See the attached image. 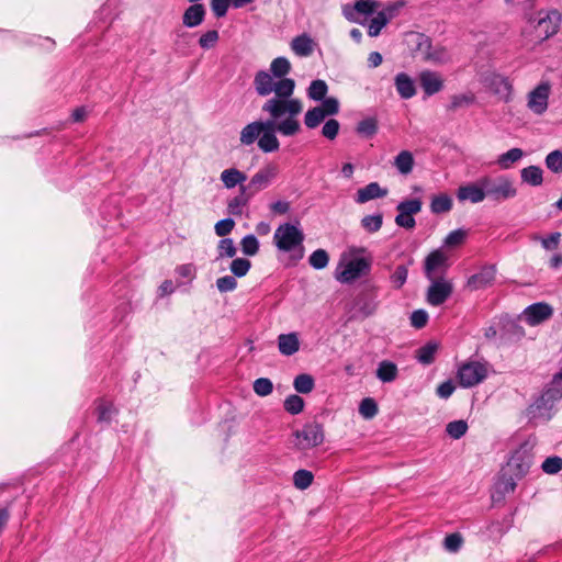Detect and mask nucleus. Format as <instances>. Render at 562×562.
Returning a JSON list of instances; mask_svg holds the SVG:
<instances>
[{
	"label": "nucleus",
	"mask_w": 562,
	"mask_h": 562,
	"mask_svg": "<svg viewBox=\"0 0 562 562\" xmlns=\"http://www.w3.org/2000/svg\"><path fill=\"white\" fill-rule=\"evenodd\" d=\"M328 91L327 83L324 80H313L307 89V97L314 101H322Z\"/></svg>",
	"instance_id": "35"
},
{
	"label": "nucleus",
	"mask_w": 562,
	"mask_h": 562,
	"mask_svg": "<svg viewBox=\"0 0 562 562\" xmlns=\"http://www.w3.org/2000/svg\"><path fill=\"white\" fill-rule=\"evenodd\" d=\"M387 195V189L381 188L378 182H370L363 188L358 189L355 201L358 204H364L371 200L384 198Z\"/></svg>",
	"instance_id": "19"
},
{
	"label": "nucleus",
	"mask_w": 562,
	"mask_h": 562,
	"mask_svg": "<svg viewBox=\"0 0 562 562\" xmlns=\"http://www.w3.org/2000/svg\"><path fill=\"white\" fill-rule=\"evenodd\" d=\"M553 314V308L544 302L533 303L527 306L521 317L530 326H537L548 321Z\"/></svg>",
	"instance_id": "12"
},
{
	"label": "nucleus",
	"mask_w": 562,
	"mask_h": 562,
	"mask_svg": "<svg viewBox=\"0 0 562 562\" xmlns=\"http://www.w3.org/2000/svg\"><path fill=\"white\" fill-rule=\"evenodd\" d=\"M250 268L251 262L246 258H235L229 266L232 273L236 278L245 277L249 272Z\"/></svg>",
	"instance_id": "44"
},
{
	"label": "nucleus",
	"mask_w": 562,
	"mask_h": 562,
	"mask_svg": "<svg viewBox=\"0 0 562 562\" xmlns=\"http://www.w3.org/2000/svg\"><path fill=\"white\" fill-rule=\"evenodd\" d=\"M314 480V475L308 470H297L293 475L294 486L299 490L307 488Z\"/></svg>",
	"instance_id": "45"
},
{
	"label": "nucleus",
	"mask_w": 562,
	"mask_h": 562,
	"mask_svg": "<svg viewBox=\"0 0 562 562\" xmlns=\"http://www.w3.org/2000/svg\"><path fill=\"white\" fill-rule=\"evenodd\" d=\"M394 85L402 99H411L416 94L414 80L406 74L400 72L394 78Z\"/></svg>",
	"instance_id": "22"
},
{
	"label": "nucleus",
	"mask_w": 562,
	"mask_h": 562,
	"mask_svg": "<svg viewBox=\"0 0 562 562\" xmlns=\"http://www.w3.org/2000/svg\"><path fill=\"white\" fill-rule=\"evenodd\" d=\"M475 98L473 93L454 94L451 97L450 110H457L460 108L469 106L474 102Z\"/></svg>",
	"instance_id": "53"
},
{
	"label": "nucleus",
	"mask_w": 562,
	"mask_h": 562,
	"mask_svg": "<svg viewBox=\"0 0 562 562\" xmlns=\"http://www.w3.org/2000/svg\"><path fill=\"white\" fill-rule=\"evenodd\" d=\"M438 346L435 342H428L417 350L416 358L423 364H430L435 360Z\"/></svg>",
	"instance_id": "37"
},
{
	"label": "nucleus",
	"mask_w": 562,
	"mask_h": 562,
	"mask_svg": "<svg viewBox=\"0 0 562 562\" xmlns=\"http://www.w3.org/2000/svg\"><path fill=\"white\" fill-rule=\"evenodd\" d=\"M426 59L434 64L443 65L450 61L451 57L447 48L442 46L430 47L426 54Z\"/></svg>",
	"instance_id": "34"
},
{
	"label": "nucleus",
	"mask_w": 562,
	"mask_h": 562,
	"mask_svg": "<svg viewBox=\"0 0 562 562\" xmlns=\"http://www.w3.org/2000/svg\"><path fill=\"white\" fill-rule=\"evenodd\" d=\"M375 375L381 382L391 383L397 379L398 368L394 362L383 360L379 362Z\"/></svg>",
	"instance_id": "27"
},
{
	"label": "nucleus",
	"mask_w": 562,
	"mask_h": 562,
	"mask_svg": "<svg viewBox=\"0 0 562 562\" xmlns=\"http://www.w3.org/2000/svg\"><path fill=\"white\" fill-rule=\"evenodd\" d=\"M291 63L285 57H277L270 64L269 74L274 80L289 79L286 76L291 72Z\"/></svg>",
	"instance_id": "29"
},
{
	"label": "nucleus",
	"mask_w": 562,
	"mask_h": 562,
	"mask_svg": "<svg viewBox=\"0 0 562 562\" xmlns=\"http://www.w3.org/2000/svg\"><path fill=\"white\" fill-rule=\"evenodd\" d=\"M524 156V151L520 148H512L508 151L502 154L497 158V165L502 169L510 168L515 162L520 160Z\"/></svg>",
	"instance_id": "31"
},
{
	"label": "nucleus",
	"mask_w": 562,
	"mask_h": 562,
	"mask_svg": "<svg viewBox=\"0 0 562 562\" xmlns=\"http://www.w3.org/2000/svg\"><path fill=\"white\" fill-rule=\"evenodd\" d=\"M422 210V202L418 199L405 200L398 203L397 211L406 215H415Z\"/></svg>",
	"instance_id": "52"
},
{
	"label": "nucleus",
	"mask_w": 562,
	"mask_h": 562,
	"mask_svg": "<svg viewBox=\"0 0 562 562\" xmlns=\"http://www.w3.org/2000/svg\"><path fill=\"white\" fill-rule=\"evenodd\" d=\"M304 400L296 395H289L284 400V409L291 415H297L304 409Z\"/></svg>",
	"instance_id": "43"
},
{
	"label": "nucleus",
	"mask_w": 562,
	"mask_h": 562,
	"mask_svg": "<svg viewBox=\"0 0 562 562\" xmlns=\"http://www.w3.org/2000/svg\"><path fill=\"white\" fill-rule=\"evenodd\" d=\"M366 248L349 247L338 260L335 279L342 284H351L358 279L370 273L372 267L371 257L364 256Z\"/></svg>",
	"instance_id": "2"
},
{
	"label": "nucleus",
	"mask_w": 562,
	"mask_h": 562,
	"mask_svg": "<svg viewBox=\"0 0 562 562\" xmlns=\"http://www.w3.org/2000/svg\"><path fill=\"white\" fill-rule=\"evenodd\" d=\"M495 279V268L494 267H485L483 268L479 273L473 274L469 281L468 284L470 288L474 290L483 289L490 284Z\"/></svg>",
	"instance_id": "25"
},
{
	"label": "nucleus",
	"mask_w": 562,
	"mask_h": 562,
	"mask_svg": "<svg viewBox=\"0 0 562 562\" xmlns=\"http://www.w3.org/2000/svg\"><path fill=\"white\" fill-rule=\"evenodd\" d=\"M241 251L246 256H255L259 251V241L255 235H246L240 241Z\"/></svg>",
	"instance_id": "48"
},
{
	"label": "nucleus",
	"mask_w": 562,
	"mask_h": 562,
	"mask_svg": "<svg viewBox=\"0 0 562 562\" xmlns=\"http://www.w3.org/2000/svg\"><path fill=\"white\" fill-rule=\"evenodd\" d=\"M322 104L317 105L326 116L335 115L339 112V102L335 98H327L322 100Z\"/></svg>",
	"instance_id": "60"
},
{
	"label": "nucleus",
	"mask_w": 562,
	"mask_h": 562,
	"mask_svg": "<svg viewBox=\"0 0 562 562\" xmlns=\"http://www.w3.org/2000/svg\"><path fill=\"white\" fill-rule=\"evenodd\" d=\"M488 373L486 362L468 361L462 363L457 373V379L462 387H472L485 380Z\"/></svg>",
	"instance_id": "7"
},
{
	"label": "nucleus",
	"mask_w": 562,
	"mask_h": 562,
	"mask_svg": "<svg viewBox=\"0 0 562 562\" xmlns=\"http://www.w3.org/2000/svg\"><path fill=\"white\" fill-rule=\"evenodd\" d=\"M452 207V200L448 194H439L432 198L430 210L435 214L447 213Z\"/></svg>",
	"instance_id": "33"
},
{
	"label": "nucleus",
	"mask_w": 562,
	"mask_h": 562,
	"mask_svg": "<svg viewBox=\"0 0 562 562\" xmlns=\"http://www.w3.org/2000/svg\"><path fill=\"white\" fill-rule=\"evenodd\" d=\"M220 34L216 30H211L202 34L199 38V45L203 49L213 48L218 42Z\"/></svg>",
	"instance_id": "55"
},
{
	"label": "nucleus",
	"mask_w": 562,
	"mask_h": 562,
	"mask_svg": "<svg viewBox=\"0 0 562 562\" xmlns=\"http://www.w3.org/2000/svg\"><path fill=\"white\" fill-rule=\"evenodd\" d=\"M326 115L318 106H314L306 111L304 115V124L307 128L317 127L324 120Z\"/></svg>",
	"instance_id": "38"
},
{
	"label": "nucleus",
	"mask_w": 562,
	"mask_h": 562,
	"mask_svg": "<svg viewBox=\"0 0 562 562\" xmlns=\"http://www.w3.org/2000/svg\"><path fill=\"white\" fill-rule=\"evenodd\" d=\"M293 386L297 393L307 394L313 391L315 381L312 375L302 373L295 376Z\"/></svg>",
	"instance_id": "32"
},
{
	"label": "nucleus",
	"mask_w": 562,
	"mask_h": 562,
	"mask_svg": "<svg viewBox=\"0 0 562 562\" xmlns=\"http://www.w3.org/2000/svg\"><path fill=\"white\" fill-rule=\"evenodd\" d=\"M520 178L522 182L532 187H538L543 182V171L538 166H529L521 169Z\"/></svg>",
	"instance_id": "30"
},
{
	"label": "nucleus",
	"mask_w": 562,
	"mask_h": 562,
	"mask_svg": "<svg viewBox=\"0 0 562 562\" xmlns=\"http://www.w3.org/2000/svg\"><path fill=\"white\" fill-rule=\"evenodd\" d=\"M216 288L220 292H232L237 288V281L234 276H224L216 280Z\"/></svg>",
	"instance_id": "59"
},
{
	"label": "nucleus",
	"mask_w": 562,
	"mask_h": 562,
	"mask_svg": "<svg viewBox=\"0 0 562 562\" xmlns=\"http://www.w3.org/2000/svg\"><path fill=\"white\" fill-rule=\"evenodd\" d=\"M457 198L459 201H469L473 204L481 203L486 199V192H484V186H482V178L477 181L461 186L457 191Z\"/></svg>",
	"instance_id": "14"
},
{
	"label": "nucleus",
	"mask_w": 562,
	"mask_h": 562,
	"mask_svg": "<svg viewBox=\"0 0 562 562\" xmlns=\"http://www.w3.org/2000/svg\"><path fill=\"white\" fill-rule=\"evenodd\" d=\"M357 133L364 137H372L378 132V121L374 117H367L360 121L356 128Z\"/></svg>",
	"instance_id": "40"
},
{
	"label": "nucleus",
	"mask_w": 562,
	"mask_h": 562,
	"mask_svg": "<svg viewBox=\"0 0 562 562\" xmlns=\"http://www.w3.org/2000/svg\"><path fill=\"white\" fill-rule=\"evenodd\" d=\"M467 430L468 424L467 422L461 419L450 422L446 427L447 434L453 439H460L462 436L465 435Z\"/></svg>",
	"instance_id": "50"
},
{
	"label": "nucleus",
	"mask_w": 562,
	"mask_h": 562,
	"mask_svg": "<svg viewBox=\"0 0 562 562\" xmlns=\"http://www.w3.org/2000/svg\"><path fill=\"white\" fill-rule=\"evenodd\" d=\"M296 447L300 450L315 448L324 442V427L318 422H311L303 426L302 429L294 432Z\"/></svg>",
	"instance_id": "8"
},
{
	"label": "nucleus",
	"mask_w": 562,
	"mask_h": 562,
	"mask_svg": "<svg viewBox=\"0 0 562 562\" xmlns=\"http://www.w3.org/2000/svg\"><path fill=\"white\" fill-rule=\"evenodd\" d=\"M482 186H484L486 198L497 203L517 195V189L507 176L482 177Z\"/></svg>",
	"instance_id": "4"
},
{
	"label": "nucleus",
	"mask_w": 562,
	"mask_h": 562,
	"mask_svg": "<svg viewBox=\"0 0 562 562\" xmlns=\"http://www.w3.org/2000/svg\"><path fill=\"white\" fill-rule=\"evenodd\" d=\"M340 124L335 119H329L325 122L322 128V135L327 139H335L339 133Z\"/></svg>",
	"instance_id": "57"
},
{
	"label": "nucleus",
	"mask_w": 562,
	"mask_h": 562,
	"mask_svg": "<svg viewBox=\"0 0 562 562\" xmlns=\"http://www.w3.org/2000/svg\"><path fill=\"white\" fill-rule=\"evenodd\" d=\"M447 256L441 250L431 251L425 260V274L432 280L436 274L447 268Z\"/></svg>",
	"instance_id": "18"
},
{
	"label": "nucleus",
	"mask_w": 562,
	"mask_h": 562,
	"mask_svg": "<svg viewBox=\"0 0 562 562\" xmlns=\"http://www.w3.org/2000/svg\"><path fill=\"white\" fill-rule=\"evenodd\" d=\"M295 86L294 79L274 80L267 70H259L254 77L258 95L268 97L274 93L263 102L261 111L269 116L266 122L271 124L274 132L285 137L301 132L299 116L303 112V102L293 97Z\"/></svg>",
	"instance_id": "1"
},
{
	"label": "nucleus",
	"mask_w": 562,
	"mask_h": 562,
	"mask_svg": "<svg viewBox=\"0 0 562 562\" xmlns=\"http://www.w3.org/2000/svg\"><path fill=\"white\" fill-rule=\"evenodd\" d=\"M397 5H389L382 11H379L374 18H372L368 25V34L371 37H376L382 29L390 22L397 11Z\"/></svg>",
	"instance_id": "16"
},
{
	"label": "nucleus",
	"mask_w": 562,
	"mask_h": 562,
	"mask_svg": "<svg viewBox=\"0 0 562 562\" xmlns=\"http://www.w3.org/2000/svg\"><path fill=\"white\" fill-rule=\"evenodd\" d=\"M234 227H235V221L231 217H227V218L218 221L214 226V231L218 237H225L228 234H231V232L234 229Z\"/></svg>",
	"instance_id": "58"
},
{
	"label": "nucleus",
	"mask_w": 562,
	"mask_h": 562,
	"mask_svg": "<svg viewBox=\"0 0 562 562\" xmlns=\"http://www.w3.org/2000/svg\"><path fill=\"white\" fill-rule=\"evenodd\" d=\"M271 124L266 121H254L245 125L239 134L243 146H251L257 142L262 153H274L280 148V142Z\"/></svg>",
	"instance_id": "3"
},
{
	"label": "nucleus",
	"mask_w": 562,
	"mask_h": 562,
	"mask_svg": "<svg viewBox=\"0 0 562 562\" xmlns=\"http://www.w3.org/2000/svg\"><path fill=\"white\" fill-rule=\"evenodd\" d=\"M383 224V215L381 213L367 215L361 220V226L368 233H375L380 231Z\"/></svg>",
	"instance_id": "42"
},
{
	"label": "nucleus",
	"mask_w": 562,
	"mask_h": 562,
	"mask_svg": "<svg viewBox=\"0 0 562 562\" xmlns=\"http://www.w3.org/2000/svg\"><path fill=\"white\" fill-rule=\"evenodd\" d=\"M329 262L328 252L325 249H316L308 258V263L316 270H322L327 267Z\"/></svg>",
	"instance_id": "41"
},
{
	"label": "nucleus",
	"mask_w": 562,
	"mask_h": 562,
	"mask_svg": "<svg viewBox=\"0 0 562 562\" xmlns=\"http://www.w3.org/2000/svg\"><path fill=\"white\" fill-rule=\"evenodd\" d=\"M430 281L431 284L427 290V302L432 306H439L452 294V283L443 278H434Z\"/></svg>",
	"instance_id": "11"
},
{
	"label": "nucleus",
	"mask_w": 562,
	"mask_h": 562,
	"mask_svg": "<svg viewBox=\"0 0 562 562\" xmlns=\"http://www.w3.org/2000/svg\"><path fill=\"white\" fill-rule=\"evenodd\" d=\"M379 7L375 0H357L353 4H345L341 11L349 22L364 24L362 18L372 15Z\"/></svg>",
	"instance_id": "9"
},
{
	"label": "nucleus",
	"mask_w": 562,
	"mask_h": 562,
	"mask_svg": "<svg viewBox=\"0 0 562 562\" xmlns=\"http://www.w3.org/2000/svg\"><path fill=\"white\" fill-rule=\"evenodd\" d=\"M252 196L254 192H248V188L241 186L239 193L228 201L227 212L231 215L240 216Z\"/></svg>",
	"instance_id": "20"
},
{
	"label": "nucleus",
	"mask_w": 562,
	"mask_h": 562,
	"mask_svg": "<svg viewBox=\"0 0 562 562\" xmlns=\"http://www.w3.org/2000/svg\"><path fill=\"white\" fill-rule=\"evenodd\" d=\"M551 86L549 82L539 83L528 93V109L537 115L543 114L548 109Z\"/></svg>",
	"instance_id": "10"
},
{
	"label": "nucleus",
	"mask_w": 562,
	"mask_h": 562,
	"mask_svg": "<svg viewBox=\"0 0 562 562\" xmlns=\"http://www.w3.org/2000/svg\"><path fill=\"white\" fill-rule=\"evenodd\" d=\"M254 391L259 396H267L272 393L273 384L268 378H259L254 382Z\"/></svg>",
	"instance_id": "54"
},
{
	"label": "nucleus",
	"mask_w": 562,
	"mask_h": 562,
	"mask_svg": "<svg viewBox=\"0 0 562 562\" xmlns=\"http://www.w3.org/2000/svg\"><path fill=\"white\" fill-rule=\"evenodd\" d=\"M229 4V0H211V8L216 18L225 16Z\"/></svg>",
	"instance_id": "63"
},
{
	"label": "nucleus",
	"mask_w": 562,
	"mask_h": 562,
	"mask_svg": "<svg viewBox=\"0 0 562 562\" xmlns=\"http://www.w3.org/2000/svg\"><path fill=\"white\" fill-rule=\"evenodd\" d=\"M220 178L226 189H233L236 186H239L240 188L241 186H245L244 182L247 180L246 173L237 168L223 170Z\"/></svg>",
	"instance_id": "26"
},
{
	"label": "nucleus",
	"mask_w": 562,
	"mask_h": 562,
	"mask_svg": "<svg viewBox=\"0 0 562 562\" xmlns=\"http://www.w3.org/2000/svg\"><path fill=\"white\" fill-rule=\"evenodd\" d=\"M517 480L518 479L509 472L503 474L496 483L497 492L502 494L513 493L517 486Z\"/></svg>",
	"instance_id": "36"
},
{
	"label": "nucleus",
	"mask_w": 562,
	"mask_h": 562,
	"mask_svg": "<svg viewBox=\"0 0 562 562\" xmlns=\"http://www.w3.org/2000/svg\"><path fill=\"white\" fill-rule=\"evenodd\" d=\"M278 349L281 355L290 357L300 349V339L296 333L281 334L278 336Z\"/></svg>",
	"instance_id": "23"
},
{
	"label": "nucleus",
	"mask_w": 562,
	"mask_h": 562,
	"mask_svg": "<svg viewBox=\"0 0 562 562\" xmlns=\"http://www.w3.org/2000/svg\"><path fill=\"white\" fill-rule=\"evenodd\" d=\"M376 402L371 397H366L360 402L359 413L366 419H371L378 414Z\"/></svg>",
	"instance_id": "47"
},
{
	"label": "nucleus",
	"mask_w": 562,
	"mask_h": 562,
	"mask_svg": "<svg viewBox=\"0 0 562 562\" xmlns=\"http://www.w3.org/2000/svg\"><path fill=\"white\" fill-rule=\"evenodd\" d=\"M419 82L427 97L438 93L443 88V79L441 76L431 70L422 71L419 74Z\"/></svg>",
	"instance_id": "17"
},
{
	"label": "nucleus",
	"mask_w": 562,
	"mask_h": 562,
	"mask_svg": "<svg viewBox=\"0 0 562 562\" xmlns=\"http://www.w3.org/2000/svg\"><path fill=\"white\" fill-rule=\"evenodd\" d=\"M465 236L467 232L463 229L452 231L447 235L445 239V245L449 247L459 246L464 241Z\"/></svg>",
	"instance_id": "61"
},
{
	"label": "nucleus",
	"mask_w": 562,
	"mask_h": 562,
	"mask_svg": "<svg viewBox=\"0 0 562 562\" xmlns=\"http://www.w3.org/2000/svg\"><path fill=\"white\" fill-rule=\"evenodd\" d=\"M546 167L553 173H562V151L555 149L549 153L544 159Z\"/></svg>",
	"instance_id": "39"
},
{
	"label": "nucleus",
	"mask_w": 562,
	"mask_h": 562,
	"mask_svg": "<svg viewBox=\"0 0 562 562\" xmlns=\"http://www.w3.org/2000/svg\"><path fill=\"white\" fill-rule=\"evenodd\" d=\"M304 241V233L300 228V224L284 223L277 227L273 235L276 247L283 252H290L297 247L302 248Z\"/></svg>",
	"instance_id": "5"
},
{
	"label": "nucleus",
	"mask_w": 562,
	"mask_h": 562,
	"mask_svg": "<svg viewBox=\"0 0 562 562\" xmlns=\"http://www.w3.org/2000/svg\"><path fill=\"white\" fill-rule=\"evenodd\" d=\"M278 175V167L276 165H267L257 171L250 179L249 183L245 186L248 192H254V195L260 190L266 189Z\"/></svg>",
	"instance_id": "13"
},
{
	"label": "nucleus",
	"mask_w": 562,
	"mask_h": 562,
	"mask_svg": "<svg viewBox=\"0 0 562 562\" xmlns=\"http://www.w3.org/2000/svg\"><path fill=\"white\" fill-rule=\"evenodd\" d=\"M415 165V159L413 154L409 150L400 151L393 160V166L401 175H409Z\"/></svg>",
	"instance_id": "28"
},
{
	"label": "nucleus",
	"mask_w": 562,
	"mask_h": 562,
	"mask_svg": "<svg viewBox=\"0 0 562 562\" xmlns=\"http://www.w3.org/2000/svg\"><path fill=\"white\" fill-rule=\"evenodd\" d=\"M293 53L300 57H307L314 52L315 43L307 34L295 36L291 44Z\"/></svg>",
	"instance_id": "24"
},
{
	"label": "nucleus",
	"mask_w": 562,
	"mask_h": 562,
	"mask_svg": "<svg viewBox=\"0 0 562 562\" xmlns=\"http://www.w3.org/2000/svg\"><path fill=\"white\" fill-rule=\"evenodd\" d=\"M98 420L101 423H109L115 414V408L111 402L99 401L97 406Z\"/></svg>",
	"instance_id": "46"
},
{
	"label": "nucleus",
	"mask_w": 562,
	"mask_h": 562,
	"mask_svg": "<svg viewBox=\"0 0 562 562\" xmlns=\"http://www.w3.org/2000/svg\"><path fill=\"white\" fill-rule=\"evenodd\" d=\"M205 8L201 3H194L187 8L182 15V23L186 27L193 29L201 25L205 19Z\"/></svg>",
	"instance_id": "21"
},
{
	"label": "nucleus",
	"mask_w": 562,
	"mask_h": 562,
	"mask_svg": "<svg viewBox=\"0 0 562 562\" xmlns=\"http://www.w3.org/2000/svg\"><path fill=\"white\" fill-rule=\"evenodd\" d=\"M492 85L495 86V92L498 94H509L512 90V86L509 81L501 76H496L493 78Z\"/></svg>",
	"instance_id": "64"
},
{
	"label": "nucleus",
	"mask_w": 562,
	"mask_h": 562,
	"mask_svg": "<svg viewBox=\"0 0 562 562\" xmlns=\"http://www.w3.org/2000/svg\"><path fill=\"white\" fill-rule=\"evenodd\" d=\"M217 251V259H222L225 257L233 258L236 255L237 249L232 238H223L218 241Z\"/></svg>",
	"instance_id": "49"
},
{
	"label": "nucleus",
	"mask_w": 562,
	"mask_h": 562,
	"mask_svg": "<svg viewBox=\"0 0 562 562\" xmlns=\"http://www.w3.org/2000/svg\"><path fill=\"white\" fill-rule=\"evenodd\" d=\"M562 21V15L557 10H551L546 13L544 16L539 18L537 23V31L539 35H543L544 38L555 34Z\"/></svg>",
	"instance_id": "15"
},
{
	"label": "nucleus",
	"mask_w": 562,
	"mask_h": 562,
	"mask_svg": "<svg viewBox=\"0 0 562 562\" xmlns=\"http://www.w3.org/2000/svg\"><path fill=\"white\" fill-rule=\"evenodd\" d=\"M428 322V313L425 310H416L411 315V324L413 327L420 329Z\"/></svg>",
	"instance_id": "62"
},
{
	"label": "nucleus",
	"mask_w": 562,
	"mask_h": 562,
	"mask_svg": "<svg viewBox=\"0 0 562 562\" xmlns=\"http://www.w3.org/2000/svg\"><path fill=\"white\" fill-rule=\"evenodd\" d=\"M532 459V446L525 441L512 453L506 464V472L514 474L516 479H522L529 472Z\"/></svg>",
	"instance_id": "6"
},
{
	"label": "nucleus",
	"mask_w": 562,
	"mask_h": 562,
	"mask_svg": "<svg viewBox=\"0 0 562 562\" xmlns=\"http://www.w3.org/2000/svg\"><path fill=\"white\" fill-rule=\"evenodd\" d=\"M541 469L548 474H555L560 472L562 469V458L558 456L547 458L543 461Z\"/></svg>",
	"instance_id": "56"
},
{
	"label": "nucleus",
	"mask_w": 562,
	"mask_h": 562,
	"mask_svg": "<svg viewBox=\"0 0 562 562\" xmlns=\"http://www.w3.org/2000/svg\"><path fill=\"white\" fill-rule=\"evenodd\" d=\"M407 276H408L407 267L404 265L397 266L390 277L393 288L401 289L405 284L406 280H407Z\"/></svg>",
	"instance_id": "51"
}]
</instances>
